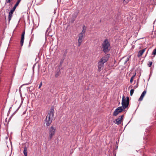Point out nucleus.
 <instances>
[{
	"instance_id": "nucleus-5",
	"label": "nucleus",
	"mask_w": 156,
	"mask_h": 156,
	"mask_svg": "<svg viewBox=\"0 0 156 156\" xmlns=\"http://www.w3.org/2000/svg\"><path fill=\"white\" fill-rule=\"evenodd\" d=\"M56 132V130L55 127L51 126L49 128L48 138L50 140L51 139Z\"/></svg>"
},
{
	"instance_id": "nucleus-3",
	"label": "nucleus",
	"mask_w": 156,
	"mask_h": 156,
	"mask_svg": "<svg viewBox=\"0 0 156 156\" xmlns=\"http://www.w3.org/2000/svg\"><path fill=\"white\" fill-rule=\"evenodd\" d=\"M129 103V97H127L126 98V97L124 96H123L122 101V107L123 110L125 109L128 107Z\"/></svg>"
},
{
	"instance_id": "nucleus-12",
	"label": "nucleus",
	"mask_w": 156,
	"mask_h": 156,
	"mask_svg": "<svg viewBox=\"0 0 156 156\" xmlns=\"http://www.w3.org/2000/svg\"><path fill=\"white\" fill-rule=\"evenodd\" d=\"M146 48H145L144 49H143L139 51L138 53L137 54V56L138 57H140L144 53L145 51H146Z\"/></svg>"
},
{
	"instance_id": "nucleus-22",
	"label": "nucleus",
	"mask_w": 156,
	"mask_h": 156,
	"mask_svg": "<svg viewBox=\"0 0 156 156\" xmlns=\"http://www.w3.org/2000/svg\"><path fill=\"white\" fill-rule=\"evenodd\" d=\"M152 64V62H151V61H149L148 62V66L149 67H151V66Z\"/></svg>"
},
{
	"instance_id": "nucleus-11",
	"label": "nucleus",
	"mask_w": 156,
	"mask_h": 156,
	"mask_svg": "<svg viewBox=\"0 0 156 156\" xmlns=\"http://www.w3.org/2000/svg\"><path fill=\"white\" fill-rule=\"evenodd\" d=\"M15 11V10L13 9H11L10 12H9V17H8V20L9 21V22L11 20L12 17V15L13 14V13Z\"/></svg>"
},
{
	"instance_id": "nucleus-23",
	"label": "nucleus",
	"mask_w": 156,
	"mask_h": 156,
	"mask_svg": "<svg viewBox=\"0 0 156 156\" xmlns=\"http://www.w3.org/2000/svg\"><path fill=\"white\" fill-rule=\"evenodd\" d=\"M12 0H6L5 4L10 3Z\"/></svg>"
},
{
	"instance_id": "nucleus-25",
	"label": "nucleus",
	"mask_w": 156,
	"mask_h": 156,
	"mask_svg": "<svg viewBox=\"0 0 156 156\" xmlns=\"http://www.w3.org/2000/svg\"><path fill=\"white\" fill-rule=\"evenodd\" d=\"M63 63V61L61 62H60V64H61Z\"/></svg>"
},
{
	"instance_id": "nucleus-14",
	"label": "nucleus",
	"mask_w": 156,
	"mask_h": 156,
	"mask_svg": "<svg viewBox=\"0 0 156 156\" xmlns=\"http://www.w3.org/2000/svg\"><path fill=\"white\" fill-rule=\"evenodd\" d=\"M24 148L23 154L25 156H27V147L25 146Z\"/></svg>"
},
{
	"instance_id": "nucleus-24",
	"label": "nucleus",
	"mask_w": 156,
	"mask_h": 156,
	"mask_svg": "<svg viewBox=\"0 0 156 156\" xmlns=\"http://www.w3.org/2000/svg\"><path fill=\"white\" fill-rule=\"evenodd\" d=\"M42 83L41 82L39 86V88H40L42 86Z\"/></svg>"
},
{
	"instance_id": "nucleus-13",
	"label": "nucleus",
	"mask_w": 156,
	"mask_h": 156,
	"mask_svg": "<svg viewBox=\"0 0 156 156\" xmlns=\"http://www.w3.org/2000/svg\"><path fill=\"white\" fill-rule=\"evenodd\" d=\"M146 92H147V91H146V90H144L140 98L139 99L138 101H141L143 100L144 97V96L146 94Z\"/></svg>"
},
{
	"instance_id": "nucleus-26",
	"label": "nucleus",
	"mask_w": 156,
	"mask_h": 156,
	"mask_svg": "<svg viewBox=\"0 0 156 156\" xmlns=\"http://www.w3.org/2000/svg\"><path fill=\"white\" fill-rule=\"evenodd\" d=\"M137 86H135V87H136V88L137 87Z\"/></svg>"
},
{
	"instance_id": "nucleus-4",
	"label": "nucleus",
	"mask_w": 156,
	"mask_h": 156,
	"mask_svg": "<svg viewBox=\"0 0 156 156\" xmlns=\"http://www.w3.org/2000/svg\"><path fill=\"white\" fill-rule=\"evenodd\" d=\"M53 116V113L52 111H50L47 115L46 118V124L47 126H49L52 121V118Z\"/></svg>"
},
{
	"instance_id": "nucleus-2",
	"label": "nucleus",
	"mask_w": 156,
	"mask_h": 156,
	"mask_svg": "<svg viewBox=\"0 0 156 156\" xmlns=\"http://www.w3.org/2000/svg\"><path fill=\"white\" fill-rule=\"evenodd\" d=\"M103 51L105 53H107L110 49V44L107 39H105L102 44Z\"/></svg>"
},
{
	"instance_id": "nucleus-21",
	"label": "nucleus",
	"mask_w": 156,
	"mask_h": 156,
	"mask_svg": "<svg viewBox=\"0 0 156 156\" xmlns=\"http://www.w3.org/2000/svg\"><path fill=\"white\" fill-rule=\"evenodd\" d=\"M152 54L154 55H156V48L154 49L152 52Z\"/></svg>"
},
{
	"instance_id": "nucleus-9",
	"label": "nucleus",
	"mask_w": 156,
	"mask_h": 156,
	"mask_svg": "<svg viewBox=\"0 0 156 156\" xmlns=\"http://www.w3.org/2000/svg\"><path fill=\"white\" fill-rule=\"evenodd\" d=\"M98 71L99 72H100L101 70L102 69H103L104 64L101 63V62H98Z\"/></svg>"
},
{
	"instance_id": "nucleus-1",
	"label": "nucleus",
	"mask_w": 156,
	"mask_h": 156,
	"mask_svg": "<svg viewBox=\"0 0 156 156\" xmlns=\"http://www.w3.org/2000/svg\"><path fill=\"white\" fill-rule=\"evenodd\" d=\"M86 29V27L85 26H83V30L81 33H80L78 35V39L77 44L78 47H80V46L82 42L83 41V40L85 37V33Z\"/></svg>"
},
{
	"instance_id": "nucleus-19",
	"label": "nucleus",
	"mask_w": 156,
	"mask_h": 156,
	"mask_svg": "<svg viewBox=\"0 0 156 156\" xmlns=\"http://www.w3.org/2000/svg\"><path fill=\"white\" fill-rule=\"evenodd\" d=\"M136 73L130 79V82L131 83H132L133 81V79H134V77L135 76V75H136Z\"/></svg>"
},
{
	"instance_id": "nucleus-7",
	"label": "nucleus",
	"mask_w": 156,
	"mask_h": 156,
	"mask_svg": "<svg viewBox=\"0 0 156 156\" xmlns=\"http://www.w3.org/2000/svg\"><path fill=\"white\" fill-rule=\"evenodd\" d=\"M109 57V55L108 54H107L105 55V56L102 57L101 59L100 60V62H101L103 64H104L108 60V58Z\"/></svg>"
},
{
	"instance_id": "nucleus-18",
	"label": "nucleus",
	"mask_w": 156,
	"mask_h": 156,
	"mask_svg": "<svg viewBox=\"0 0 156 156\" xmlns=\"http://www.w3.org/2000/svg\"><path fill=\"white\" fill-rule=\"evenodd\" d=\"M130 58V56H129L127 57L126 60L124 62V64H125L129 60Z\"/></svg>"
},
{
	"instance_id": "nucleus-16",
	"label": "nucleus",
	"mask_w": 156,
	"mask_h": 156,
	"mask_svg": "<svg viewBox=\"0 0 156 156\" xmlns=\"http://www.w3.org/2000/svg\"><path fill=\"white\" fill-rule=\"evenodd\" d=\"M60 73H61L59 71L56 72L55 74V77H58L60 75Z\"/></svg>"
},
{
	"instance_id": "nucleus-20",
	"label": "nucleus",
	"mask_w": 156,
	"mask_h": 156,
	"mask_svg": "<svg viewBox=\"0 0 156 156\" xmlns=\"http://www.w3.org/2000/svg\"><path fill=\"white\" fill-rule=\"evenodd\" d=\"M134 90L133 89H131L130 91V95L132 96L134 93Z\"/></svg>"
},
{
	"instance_id": "nucleus-6",
	"label": "nucleus",
	"mask_w": 156,
	"mask_h": 156,
	"mask_svg": "<svg viewBox=\"0 0 156 156\" xmlns=\"http://www.w3.org/2000/svg\"><path fill=\"white\" fill-rule=\"evenodd\" d=\"M123 111V109L121 106L117 108L113 113V115L114 116H116L120 113Z\"/></svg>"
},
{
	"instance_id": "nucleus-17",
	"label": "nucleus",
	"mask_w": 156,
	"mask_h": 156,
	"mask_svg": "<svg viewBox=\"0 0 156 156\" xmlns=\"http://www.w3.org/2000/svg\"><path fill=\"white\" fill-rule=\"evenodd\" d=\"M130 0H123V3L124 4H127Z\"/></svg>"
},
{
	"instance_id": "nucleus-8",
	"label": "nucleus",
	"mask_w": 156,
	"mask_h": 156,
	"mask_svg": "<svg viewBox=\"0 0 156 156\" xmlns=\"http://www.w3.org/2000/svg\"><path fill=\"white\" fill-rule=\"evenodd\" d=\"M123 115H122V116H119V118L117 119L116 120V123L117 125H119L121 124L122 121L123 120Z\"/></svg>"
},
{
	"instance_id": "nucleus-10",
	"label": "nucleus",
	"mask_w": 156,
	"mask_h": 156,
	"mask_svg": "<svg viewBox=\"0 0 156 156\" xmlns=\"http://www.w3.org/2000/svg\"><path fill=\"white\" fill-rule=\"evenodd\" d=\"M25 31L23 32L21 36V39L20 41V44L21 46L23 45L24 39Z\"/></svg>"
},
{
	"instance_id": "nucleus-15",
	"label": "nucleus",
	"mask_w": 156,
	"mask_h": 156,
	"mask_svg": "<svg viewBox=\"0 0 156 156\" xmlns=\"http://www.w3.org/2000/svg\"><path fill=\"white\" fill-rule=\"evenodd\" d=\"M21 0H18L17 2L15 4L14 7L13 8V9L14 10H15L16 7L18 5L19 3H20Z\"/></svg>"
}]
</instances>
